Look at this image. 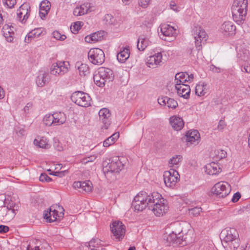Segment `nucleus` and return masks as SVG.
Returning a JSON list of instances; mask_svg holds the SVG:
<instances>
[{
  "label": "nucleus",
  "mask_w": 250,
  "mask_h": 250,
  "mask_svg": "<svg viewBox=\"0 0 250 250\" xmlns=\"http://www.w3.org/2000/svg\"><path fill=\"white\" fill-rule=\"evenodd\" d=\"M221 235L223 237V245L227 250H235L239 247V234L234 228H226Z\"/></svg>",
  "instance_id": "f257e3e1"
},
{
  "label": "nucleus",
  "mask_w": 250,
  "mask_h": 250,
  "mask_svg": "<svg viewBox=\"0 0 250 250\" xmlns=\"http://www.w3.org/2000/svg\"><path fill=\"white\" fill-rule=\"evenodd\" d=\"M248 0H235L231 7L233 20L239 25L246 19L248 11Z\"/></svg>",
  "instance_id": "f03ea898"
},
{
  "label": "nucleus",
  "mask_w": 250,
  "mask_h": 250,
  "mask_svg": "<svg viewBox=\"0 0 250 250\" xmlns=\"http://www.w3.org/2000/svg\"><path fill=\"white\" fill-rule=\"evenodd\" d=\"M151 203L149 209L151 210L157 216H163L168 209V207L162 195L158 192L151 193Z\"/></svg>",
  "instance_id": "7ed1b4c3"
},
{
  "label": "nucleus",
  "mask_w": 250,
  "mask_h": 250,
  "mask_svg": "<svg viewBox=\"0 0 250 250\" xmlns=\"http://www.w3.org/2000/svg\"><path fill=\"white\" fill-rule=\"evenodd\" d=\"M114 77V75L111 69L101 67L98 69L97 73L94 75L93 80L97 86L103 87L105 83L112 81Z\"/></svg>",
  "instance_id": "20e7f679"
},
{
  "label": "nucleus",
  "mask_w": 250,
  "mask_h": 250,
  "mask_svg": "<svg viewBox=\"0 0 250 250\" xmlns=\"http://www.w3.org/2000/svg\"><path fill=\"white\" fill-rule=\"evenodd\" d=\"M151 193L148 194L145 191H141L134 198L132 203L135 210L142 211L146 208L149 209V206L151 203Z\"/></svg>",
  "instance_id": "39448f33"
},
{
  "label": "nucleus",
  "mask_w": 250,
  "mask_h": 250,
  "mask_svg": "<svg viewBox=\"0 0 250 250\" xmlns=\"http://www.w3.org/2000/svg\"><path fill=\"white\" fill-rule=\"evenodd\" d=\"M103 171L106 176L110 173H119L124 167L121 159L119 156H114L103 163Z\"/></svg>",
  "instance_id": "423d86ee"
},
{
  "label": "nucleus",
  "mask_w": 250,
  "mask_h": 250,
  "mask_svg": "<svg viewBox=\"0 0 250 250\" xmlns=\"http://www.w3.org/2000/svg\"><path fill=\"white\" fill-rule=\"evenodd\" d=\"M71 99L73 102L83 107L91 105V99L90 96L83 91H78L73 93Z\"/></svg>",
  "instance_id": "0eeeda50"
},
{
  "label": "nucleus",
  "mask_w": 250,
  "mask_h": 250,
  "mask_svg": "<svg viewBox=\"0 0 250 250\" xmlns=\"http://www.w3.org/2000/svg\"><path fill=\"white\" fill-rule=\"evenodd\" d=\"M89 61L94 65H101L105 61L104 51L99 48H91L88 53Z\"/></svg>",
  "instance_id": "6e6552de"
},
{
  "label": "nucleus",
  "mask_w": 250,
  "mask_h": 250,
  "mask_svg": "<svg viewBox=\"0 0 250 250\" xmlns=\"http://www.w3.org/2000/svg\"><path fill=\"white\" fill-rule=\"evenodd\" d=\"M70 68V64L68 62L59 61L53 63L50 67V74L57 76L63 75L66 73Z\"/></svg>",
  "instance_id": "1a4fd4ad"
},
{
  "label": "nucleus",
  "mask_w": 250,
  "mask_h": 250,
  "mask_svg": "<svg viewBox=\"0 0 250 250\" xmlns=\"http://www.w3.org/2000/svg\"><path fill=\"white\" fill-rule=\"evenodd\" d=\"M231 188L227 182H218L212 188V192L219 198H224L230 193Z\"/></svg>",
  "instance_id": "9d476101"
},
{
  "label": "nucleus",
  "mask_w": 250,
  "mask_h": 250,
  "mask_svg": "<svg viewBox=\"0 0 250 250\" xmlns=\"http://www.w3.org/2000/svg\"><path fill=\"white\" fill-rule=\"evenodd\" d=\"M192 35L195 40V44L197 49H202V42L206 41V33L199 26H195L192 31Z\"/></svg>",
  "instance_id": "9b49d317"
},
{
  "label": "nucleus",
  "mask_w": 250,
  "mask_h": 250,
  "mask_svg": "<svg viewBox=\"0 0 250 250\" xmlns=\"http://www.w3.org/2000/svg\"><path fill=\"white\" fill-rule=\"evenodd\" d=\"M111 231L116 239H122L125 234V227L119 221H115L110 225Z\"/></svg>",
  "instance_id": "f8f14e48"
},
{
  "label": "nucleus",
  "mask_w": 250,
  "mask_h": 250,
  "mask_svg": "<svg viewBox=\"0 0 250 250\" xmlns=\"http://www.w3.org/2000/svg\"><path fill=\"white\" fill-rule=\"evenodd\" d=\"M63 213L61 212L60 215L58 214V211L55 209H53V207L51 206L47 210H45L43 213V217L47 222L50 223L60 220L61 217H63Z\"/></svg>",
  "instance_id": "ddd939ff"
},
{
  "label": "nucleus",
  "mask_w": 250,
  "mask_h": 250,
  "mask_svg": "<svg viewBox=\"0 0 250 250\" xmlns=\"http://www.w3.org/2000/svg\"><path fill=\"white\" fill-rule=\"evenodd\" d=\"M159 28L162 35H163L161 38L164 40H167L166 38H164V37L175 38L177 34L176 29L168 24H162Z\"/></svg>",
  "instance_id": "4468645a"
},
{
  "label": "nucleus",
  "mask_w": 250,
  "mask_h": 250,
  "mask_svg": "<svg viewBox=\"0 0 250 250\" xmlns=\"http://www.w3.org/2000/svg\"><path fill=\"white\" fill-rule=\"evenodd\" d=\"M162 60V54L160 52L155 53L146 58V63L149 67L155 68L160 65Z\"/></svg>",
  "instance_id": "2eb2a0df"
},
{
  "label": "nucleus",
  "mask_w": 250,
  "mask_h": 250,
  "mask_svg": "<svg viewBox=\"0 0 250 250\" xmlns=\"http://www.w3.org/2000/svg\"><path fill=\"white\" fill-rule=\"evenodd\" d=\"M221 31L225 36H232L235 34L236 27L231 21L224 22L221 25Z\"/></svg>",
  "instance_id": "dca6fc26"
},
{
  "label": "nucleus",
  "mask_w": 250,
  "mask_h": 250,
  "mask_svg": "<svg viewBox=\"0 0 250 250\" xmlns=\"http://www.w3.org/2000/svg\"><path fill=\"white\" fill-rule=\"evenodd\" d=\"M30 7L26 4L21 5L17 11V18L22 23L25 22L29 16Z\"/></svg>",
  "instance_id": "f3484780"
},
{
  "label": "nucleus",
  "mask_w": 250,
  "mask_h": 250,
  "mask_svg": "<svg viewBox=\"0 0 250 250\" xmlns=\"http://www.w3.org/2000/svg\"><path fill=\"white\" fill-rule=\"evenodd\" d=\"M159 104L165 106L168 108H175L178 106V103L174 99L165 96L158 99Z\"/></svg>",
  "instance_id": "a211bd4d"
},
{
  "label": "nucleus",
  "mask_w": 250,
  "mask_h": 250,
  "mask_svg": "<svg viewBox=\"0 0 250 250\" xmlns=\"http://www.w3.org/2000/svg\"><path fill=\"white\" fill-rule=\"evenodd\" d=\"M50 80V76L48 72L41 71L36 79V83L39 87H43L48 83Z\"/></svg>",
  "instance_id": "6ab92c4d"
},
{
  "label": "nucleus",
  "mask_w": 250,
  "mask_h": 250,
  "mask_svg": "<svg viewBox=\"0 0 250 250\" xmlns=\"http://www.w3.org/2000/svg\"><path fill=\"white\" fill-rule=\"evenodd\" d=\"M200 139V134L197 130H193L188 131L185 136L183 138V140H186L188 142L193 144L196 142L198 144Z\"/></svg>",
  "instance_id": "aec40b11"
},
{
  "label": "nucleus",
  "mask_w": 250,
  "mask_h": 250,
  "mask_svg": "<svg viewBox=\"0 0 250 250\" xmlns=\"http://www.w3.org/2000/svg\"><path fill=\"white\" fill-rule=\"evenodd\" d=\"M98 114L103 123L104 124V125L102 127V128H104L105 129H108L110 125V117L111 114L110 110H99Z\"/></svg>",
  "instance_id": "412c9836"
},
{
  "label": "nucleus",
  "mask_w": 250,
  "mask_h": 250,
  "mask_svg": "<svg viewBox=\"0 0 250 250\" xmlns=\"http://www.w3.org/2000/svg\"><path fill=\"white\" fill-rule=\"evenodd\" d=\"M105 35V32L104 31H99L89 36H86L85 38V41L87 42H95L102 40Z\"/></svg>",
  "instance_id": "4be33fe9"
},
{
  "label": "nucleus",
  "mask_w": 250,
  "mask_h": 250,
  "mask_svg": "<svg viewBox=\"0 0 250 250\" xmlns=\"http://www.w3.org/2000/svg\"><path fill=\"white\" fill-rule=\"evenodd\" d=\"M178 95L183 97L184 99H188L189 97L190 92V87L188 85L183 84L182 85L175 86Z\"/></svg>",
  "instance_id": "5701e85b"
},
{
  "label": "nucleus",
  "mask_w": 250,
  "mask_h": 250,
  "mask_svg": "<svg viewBox=\"0 0 250 250\" xmlns=\"http://www.w3.org/2000/svg\"><path fill=\"white\" fill-rule=\"evenodd\" d=\"M169 122L173 129L177 131L181 130L184 125L183 119L176 116L171 117L169 119Z\"/></svg>",
  "instance_id": "b1692460"
},
{
  "label": "nucleus",
  "mask_w": 250,
  "mask_h": 250,
  "mask_svg": "<svg viewBox=\"0 0 250 250\" xmlns=\"http://www.w3.org/2000/svg\"><path fill=\"white\" fill-rule=\"evenodd\" d=\"M180 177L172 176L170 173H165L164 175V180L167 187H172L175 185L178 181H179Z\"/></svg>",
  "instance_id": "393cba45"
},
{
  "label": "nucleus",
  "mask_w": 250,
  "mask_h": 250,
  "mask_svg": "<svg viewBox=\"0 0 250 250\" xmlns=\"http://www.w3.org/2000/svg\"><path fill=\"white\" fill-rule=\"evenodd\" d=\"M187 75V72H186L177 73L175 76V86L182 85V84L188 82Z\"/></svg>",
  "instance_id": "a878e982"
},
{
  "label": "nucleus",
  "mask_w": 250,
  "mask_h": 250,
  "mask_svg": "<svg viewBox=\"0 0 250 250\" xmlns=\"http://www.w3.org/2000/svg\"><path fill=\"white\" fill-rule=\"evenodd\" d=\"M130 51L128 47H125L119 52L117 55L118 61L123 63L129 57Z\"/></svg>",
  "instance_id": "bb28decb"
},
{
  "label": "nucleus",
  "mask_w": 250,
  "mask_h": 250,
  "mask_svg": "<svg viewBox=\"0 0 250 250\" xmlns=\"http://www.w3.org/2000/svg\"><path fill=\"white\" fill-rule=\"evenodd\" d=\"M42 32L41 28H37L30 32L25 37L24 41L26 43H29L32 39L39 37Z\"/></svg>",
  "instance_id": "cd10ccee"
},
{
  "label": "nucleus",
  "mask_w": 250,
  "mask_h": 250,
  "mask_svg": "<svg viewBox=\"0 0 250 250\" xmlns=\"http://www.w3.org/2000/svg\"><path fill=\"white\" fill-rule=\"evenodd\" d=\"M76 67H77L79 74L81 76H86L90 73L89 68L88 65L85 63L80 64V62H77Z\"/></svg>",
  "instance_id": "c85d7f7f"
},
{
  "label": "nucleus",
  "mask_w": 250,
  "mask_h": 250,
  "mask_svg": "<svg viewBox=\"0 0 250 250\" xmlns=\"http://www.w3.org/2000/svg\"><path fill=\"white\" fill-rule=\"evenodd\" d=\"M206 168L209 175L217 174L220 172V168L219 165L214 162L208 164L206 166Z\"/></svg>",
  "instance_id": "c756f323"
},
{
  "label": "nucleus",
  "mask_w": 250,
  "mask_h": 250,
  "mask_svg": "<svg viewBox=\"0 0 250 250\" xmlns=\"http://www.w3.org/2000/svg\"><path fill=\"white\" fill-rule=\"evenodd\" d=\"M181 233H182V232L179 233L178 236L174 233L169 234L167 238V241L170 244L173 243L176 245H181Z\"/></svg>",
  "instance_id": "7c9ffc66"
},
{
  "label": "nucleus",
  "mask_w": 250,
  "mask_h": 250,
  "mask_svg": "<svg viewBox=\"0 0 250 250\" xmlns=\"http://www.w3.org/2000/svg\"><path fill=\"white\" fill-rule=\"evenodd\" d=\"M119 137V133L115 132L111 136L107 138L103 143L104 147H108L113 144Z\"/></svg>",
  "instance_id": "2f4dec72"
},
{
  "label": "nucleus",
  "mask_w": 250,
  "mask_h": 250,
  "mask_svg": "<svg viewBox=\"0 0 250 250\" xmlns=\"http://www.w3.org/2000/svg\"><path fill=\"white\" fill-rule=\"evenodd\" d=\"M34 144L42 148L48 149L50 147V145L48 143L46 139L43 137H42L40 140L35 139L34 140Z\"/></svg>",
  "instance_id": "473e14b6"
},
{
  "label": "nucleus",
  "mask_w": 250,
  "mask_h": 250,
  "mask_svg": "<svg viewBox=\"0 0 250 250\" xmlns=\"http://www.w3.org/2000/svg\"><path fill=\"white\" fill-rule=\"evenodd\" d=\"M148 45L147 39L141 37L138 39L137 47L139 50L144 51Z\"/></svg>",
  "instance_id": "72a5a7b5"
},
{
  "label": "nucleus",
  "mask_w": 250,
  "mask_h": 250,
  "mask_svg": "<svg viewBox=\"0 0 250 250\" xmlns=\"http://www.w3.org/2000/svg\"><path fill=\"white\" fill-rule=\"evenodd\" d=\"M183 157L181 155H176L172 157L168 161V164L170 167L178 166L182 161Z\"/></svg>",
  "instance_id": "f704fd0d"
},
{
  "label": "nucleus",
  "mask_w": 250,
  "mask_h": 250,
  "mask_svg": "<svg viewBox=\"0 0 250 250\" xmlns=\"http://www.w3.org/2000/svg\"><path fill=\"white\" fill-rule=\"evenodd\" d=\"M7 27L8 24H5L2 29V32L7 41L8 42H12L13 40V35L11 33H8L7 31Z\"/></svg>",
  "instance_id": "c9c22d12"
},
{
  "label": "nucleus",
  "mask_w": 250,
  "mask_h": 250,
  "mask_svg": "<svg viewBox=\"0 0 250 250\" xmlns=\"http://www.w3.org/2000/svg\"><path fill=\"white\" fill-rule=\"evenodd\" d=\"M16 210H9L8 209L6 216L3 218V222H8L12 220L16 214Z\"/></svg>",
  "instance_id": "e433bc0d"
},
{
  "label": "nucleus",
  "mask_w": 250,
  "mask_h": 250,
  "mask_svg": "<svg viewBox=\"0 0 250 250\" xmlns=\"http://www.w3.org/2000/svg\"><path fill=\"white\" fill-rule=\"evenodd\" d=\"M54 115H56V113L45 115L43 119L44 124L47 126L51 125L53 124Z\"/></svg>",
  "instance_id": "4c0bfd02"
},
{
  "label": "nucleus",
  "mask_w": 250,
  "mask_h": 250,
  "mask_svg": "<svg viewBox=\"0 0 250 250\" xmlns=\"http://www.w3.org/2000/svg\"><path fill=\"white\" fill-rule=\"evenodd\" d=\"M91 185L92 183L89 181L82 182L81 189L86 192H90L92 190Z\"/></svg>",
  "instance_id": "58836bf2"
},
{
  "label": "nucleus",
  "mask_w": 250,
  "mask_h": 250,
  "mask_svg": "<svg viewBox=\"0 0 250 250\" xmlns=\"http://www.w3.org/2000/svg\"><path fill=\"white\" fill-rule=\"evenodd\" d=\"M205 86H206V85H205L203 84H197L196 86L195 90L196 95H198V96L204 95L206 93V92L204 91Z\"/></svg>",
  "instance_id": "ea45409f"
},
{
  "label": "nucleus",
  "mask_w": 250,
  "mask_h": 250,
  "mask_svg": "<svg viewBox=\"0 0 250 250\" xmlns=\"http://www.w3.org/2000/svg\"><path fill=\"white\" fill-rule=\"evenodd\" d=\"M183 234V233H182ZM191 242V238L190 234L186 233L185 235L181 234V245L185 246Z\"/></svg>",
  "instance_id": "a19ab883"
},
{
  "label": "nucleus",
  "mask_w": 250,
  "mask_h": 250,
  "mask_svg": "<svg viewBox=\"0 0 250 250\" xmlns=\"http://www.w3.org/2000/svg\"><path fill=\"white\" fill-rule=\"evenodd\" d=\"M104 21L106 24L112 25L114 24L115 19L112 15L106 14L104 17Z\"/></svg>",
  "instance_id": "79ce46f5"
},
{
  "label": "nucleus",
  "mask_w": 250,
  "mask_h": 250,
  "mask_svg": "<svg viewBox=\"0 0 250 250\" xmlns=\"http://www.w3.org/2000/svg\"><path fill=\"white\" fill-rule=\"evenodd\" d=\"M83 25L82 21L75 22L73 25L70 27L71 31L73 34H76L80 29L81 27Z\"/></svg>",
  "instance_id": "37998d69"
},
{
  "label": "nucleus",
  "mask_w": 250,
  "mask_h": 250,
  "mask_svg": "<svg viewBox=\"0 0 250 250\" xmlns=\"http://www.w3.org/2000/svg\"><path fill=\"white\" fill-rule=\"evenodd\" d=\"M40 9L41 10H44L46 9L47 11H49L50 9V3L49 1H42L40 6Z\"/></svg>",
  "instance_id": "c03bdc74"
},
{
  "label": "nucleus",
  "mask_w": 250,
  "mask_h": 250,
  "mask_svg": "<svg viewBox=\"0 0 250 250\" xmlns=\"http://www.w3.org/2000/svg\"><path fill=\"white\" fill-rule=\"evenodd\" d=\"M151 0H138V5L143 8H146L150 4Z\"/></svg>",
  "instance_id": "a18cd8bd"
},
{
  "label": "nucleus",
  "mask_w": 250,
  "mask_h": 250,
  "mask_svg": "<svg viewBox=\"0 0 250 250\" xmlns=\"http://www.w3.org/2000/svg\"><path fill=\"white\" fill-rule=\"evenodd\" d=\"M52 35L55 39L58 40L63 41L66 39V36L64 35H62L59 32L57 31H54Z\"/></svg>",
  "instance_id": "49530a36"
},
{
  "label": "nucleus",
  "mask_w": 250,
  "mask_h": 250,
  "mask_svg": "<svg viewBox=\"0 0 250 250\" xmlns=\"http://www.w3.org/2000/svg\"><path fill=\"white\" fill-rule=\"evenodd\" d=\"M188 210L190 214H192L194 216H196L199 214L200 212H201L202 208L200 207H195L189 208Z\"/></svg>",
  "instance_id": "de8ad7c7"
},
{
  "label": "nucleus",
  "mask_w": 250,
  "mask_h": 250,
  "mask_svg": "<svg viewBox=\"0 0 250 250\" xmlns=\"http://www.w3.org/2000/svg\"><path fill=\"white\" fill-rule=\"evenodd\" d=\"M4 5L9 8H12L16 3V0H3Z\"/></svg>",
  "instance_id": "09e8293b"
},
{
  "label": "nucleus",
  "mask_w": 250,
  "mask_h": 250,
  "mask_svg": "<svg viewBox=\"0 0 250 250\" xmlns=\"http://www.w3.org/2000/svg\"><path fill=\"white\" fill-rule=\"evenodd\" d=\"M40 180L42 182H50L52 179L46 173H42L40 176Z\"/></svg>",
  "instance_id": "8fccbe9b"
},
{
  "label": "nucleus",
  "mask_w": 250,
  "mask_h": 250,
  "mask_svg": "<svg viewBox=\"0 0 250 250\" xmlns=\"http://www.w3.org/2000/svg\"><path fill=\"white\" fill-rule=\"evenodd\" d=\"M7 209L5 208V207H1L0 209V219L2 222H3V218L6 216Z\"/></svg>",
  "instance_id": "3c124183"
},
{
  "label": "nucleus",
  "mask_w": 250,
  "mask_h": 250,
  "mask_svg": "<svg viewBox=\"0 0 250 250\" xmlns=\"http://www.w3.org/2000/svg\"><path fill=\"white\" fill-rule=\"evenodd\" d=\"M169 7L171 9L175 12H178L180 10V8L177 5L174 1H171L169 4Z\"/></svg>",
  "instance_id": "603ef678"
},
{
  "label": "nucleus",
  "mask_w": 250,
  "mask_h": 250,
  "mask_svg": "<svg viewBox=\"0 0 250 250\" xmlns=\"http://www.w3.org/2000/svg\"><path fill=\"white\" fill-rule=\"evenodd\" d=\"M134 116H136V119H137L143 118L146 117L145 113H144V110H136Z\"/></svg>",
  "instance_id": "864d4df0"
},
{
  "label": "nucleus",
  "mask_w": 250,
  "mask_h": 250,
  "mask_svg": "<svg viewBox=\"0 0 250 250\" xmlns=\"http://www.w3.org/2000/svg\"><path fill=\"white\" fill-rule=\"evenodd\" d=\"M241 194L239 192H237L233 194L232 198H231V201L233 203L237 202L239 199L241 198Z\"/></svg>",
  "instance_id": "5fc2aeb1"
},
{
  "label": "nucleus",
  "mask_w": 250,
  "mask_h": 250,
  "mask_svg": "<svg viewBox=\"0 0 250 250\" xmlns=\"http://www.w3.org/2000/svg\"><path fill=\"white\" fill-rule=\"evenodd\" d=\"M226 126V124H225V122L223 120H221L219 122L217 126V129L219 130H222Z\"/></svg>",
  "instance_id": "6e6d98bb"
},
{
  "label": "nucleus",
  "mask_w": 250,
  "mask_h": 250,
  "mask_svg": "<svg viewBox=\"0 0 250 250\" xmlns=\"http://www.w3.org/2000/svg\"><path fill=\"white\" fill-rule=\"evenodd\" d=\"M79 9H81L80 11L82 12V15L87 13L89 9L86 7V6L84 4H83L81 5Z\"/></svg>",
  "instance_id": "4d7b16f0"
},
{
  "label": "nucleus",
  "mask_w": 250,
  "mask_h": 250,
  "mask_svg": "<svg viewBox=\"0 0 250 250\" xmlns=\"http://www.w3.org/2000/svg\"><path fill=\"white\" fill-rule=\"evenodd\" d=\"M9 228L8 226L1 225H0V233H4L9 231Z\"/></svg>",
  "instance_id": "13d9d810"
},
{
  "label": "nucleus",
  "mask_w": 250,
  "mask_h": 250,
  "mask_svg": "<svg viewBox=\"0 0 250 250\" xmlns=\"http://www.w3.org/2000/svg\"><path fill=\"white\" fill-rule=\"evenodd\" d=\"M49 11L47 10H41L40 9V16L42 19H44V18L45 17L46 15L48 14Z\"/></svg>",
  "instance_id": "bf43d9fd"
},
{
  "label": "nucleus",
  "mask_w": 250,
  "mask_h": 250,
  "mask_svg": "<svg viewBox=\"0 0 250 250\" xmlns=\"http://www.w3.org/2000/svg\"><path fill=\"white\" fill-rule=\"evenodd\" d=\"M210 70L215 73H219L221 72V68L217 67L214 65H211L210 66Z\"/></svg>",
  "instance_id": "052dcab7"
},
{
  "label": "nucleus",
  "mask_w": 250,
  "mask_h": 250,
  "mask_svg": "<svg viewBox=\"0 0 250 250\" xmlns=\"http://www.w3.org/2000/svg\"><path fill=\"white\" fill-rule=\"evenodd\" d=\"M82 186V182L81 181H76L74 182L73 184V187L76 188H81Z\"/></svg>",
  "instance_id": "680f3d73"
},
{
  "label": "nucleus",
  "mask_w": 250,
  "mask_h": 250,
  "mask_svg": "<svg viewBox=\"0 0 250 250\" xmlns=\"http://www.w3.org/2000/svg\"><path fill=\"white\" fill-rule=\"evenodd\" d=\"M165 173H170L171 175L172 176H177L179 177V174H178V172L174 169H171L169 171H167Z\"/></svg>",
  "instance_id": "e2e57ef3"
},
{
  "label": "nucleus",
  "mask_w": 250,
  "mask_h": 250,
  "mask_svg": "<svg viewBox=\"0 0 250 250\" xmlns=\"http://www.w3.org/2000/svg\"><path fill=\"white\" fill-rule=\"evenodd\" d=\"M6 208L8 209L9 210H16L14 208L15 204L13 202L9 203L6 206H5Z\"/></svg>",
  "instance_id": "0e129e2a"
},
{
  "label": "nucleus",
  "mask_w": 250,
  "mask_h": 250,
  "mask_svg": "<svg viewBox=\"0 0 250 250\" xmlns=\"http://www.w3.org/2000/svg\"><path fill=\"white\" fill-rule=\"evenodd\" d=\"M81 9H79V7H76L74 9L73 11V14L76 16H79L82 15V12L80 11Z\"/></svg>",
  "instance_id": "69168bd1"
},
{
  "label": "nucleus",
  "mask_w": 250,
  "mask_h": 250,
  "mask_svg": "<svg viewBox=\"0 0 250 250\" xmlns=\"http://www.w3.org/2000/svg\"><path fill=\"white\" fill-rule=\"evenodd\" d=\"M97 241L96 239L93 238L91 239L89 243H88V245H86L87 247H89V248L92 247H95L94 244L96 243V241Z\"/></svg>",
  "instance_id": "338daca9"
},
{
  "label": "nucleus",
  "mask_w": 250,
  "mask_h": 250,
  "mask_svg": "<svg viewBox=\"0 0 250 250\" xmlns=\"http://www.w3.org/2000/svg\"><path fill=\"white\" fill-rule=\"evenodd\" d=\"M243 69L246 72L250 73V63L245 65Z\"/></svg>",
  "instance_id": "774afa93"
}]
</instances>
